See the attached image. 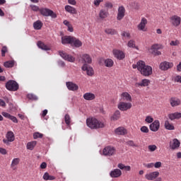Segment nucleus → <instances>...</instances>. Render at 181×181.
<instances>
[{"label": "nucleus", "mask_w": 181, "mask_h": 181, "mask_svg": "<svg viewBox=\"0 0 181 181\" xmlns=\"http://www.w3.org/2000/svg\"><path fill=\"white\" fill-rule=\"evenodd\" d=\"M132 67L137 69L145 77H149L152 74V66L146 65L144 61H139L136 64H133Z\"/></svg>", "instance_id": "1"}, {"label": "nucleus", "mask_w": 181, "mask_h": 181, "mask_svg": "<svg viewBox=\"0 0 181 181\" xmlns=\"http://www.w3.org/2000/svg\"><path fill=\"white\" fill-rule=\"evenodd\" d=\"M86 125L90 129H99V128H104V123L95 117H89L86 119Z\"/></svg>", "instance_id": "2"}, {"label": "nucleus", "mask_w": 181, "mask_h": 181, "mask_svg": "<svg viewBox=\"0 0 181 181\" xmlns=\"http://www.w3.org/2000/svg\"><path fill=\"white\" fill-rule=\"evenodd\" d=\"M6 88L8 91H18L19 90V84L16 81L10 80L6 83Z\"/></svg>", "instance_id": "3"}, {"label": "nucleus", "mask_w": 181, "mask_h": 181, "mask_svg": "<svg viewBox=\"0 0 181 181\" xmlns=\"http://www.w3.org/2000/svg\"><path fill=\"white\" fill-rule=\"evenodd\" d=\"M117 153V149L114 146H107L103 150V154L105 156H114Z\"/></svg>", "instance_id": "4"}, {"label": "nucleus", "mask_w": 181, "mask_h": 181, "mask_svg": "<svg viewBox=\"0 0 181 181\" xmlns=\"http://www.w3.org/2000/svg\"><path fill=\"white\" fill-rule=\"evenodd\" d=\"M40 13L42 16H51V18H53L54 19H56L57 18V15L54 13L53 11L47 8H40Z\"/></svg>", "instance_id": "5"}, {"label": "nucleus", "mask_w": 181, "mask_h": 181, "mask_svg": "<svg viewBox=\"0 0 181 181\" xmlns=\"http://www.w3.org/2000/svg\"><path fill=\"white\" fill-rule=\"evenodd\" d=\"M6 138L3 139L4 144L6 145H10L11 142H13L15 141V134H13V132L9 131L6 134Z\"/></svg>", "instance_id": "6"}, {"label": "nucleus", "mask_w": 181, "mask_h": 181, "mask_svg": "<svg viewBox=\"0 0 181 181\" xmlns=\"http://www.w3.org/2000/svg\"><path fill=\"white\" fill-rule=\"evenodd\" d=\"M146 25H148V20L143 17L141 22L137 25L138 30H141V32H147L148 28H146Z\"/></svg>", "instance_id": "7"}, {"label": "nucleus", "mask_w": 181, "mask_h": 181, "mask_svg": "<svg viewBox=\"0 0 181 181\" xmlns=\"http://www.w3.org/2000/svg\"><path fill=\"white\" fill-rule=\"evenodd\" d=\"M117 108H119L120 111H128V110H131V108H132V103L120 102L117 105Z\"/></svg>", "instance_id": "8"}, {"label": "nucleus", "mask_w": 181, "mask_h": 181, "mask_svg": "<svg viewBox=\"0 0 181 181\" xmlns=\"http://www.w3.org/2000/svg\"><path fill=\"white\" fill-rule=\"evenodd\" d=\"M170 22L173 26L177 28L181 23V18L179 16L173 15L170 18Z\"/></svg>", "instance_id": "9"}, {"label": "nucleus", "mask_w": 181, "mask_h": 181, "mask_svg": "<svg viewBox=\"0 0 181 181\" xmlns=\"http://www.w3.org/2000/svg\"><path fill=\"white\" fill-rule=\"evenodd\" d=\"M125 7H124V6H119L117 16V19L118 21H122V19H124L125 17Z\"/></svg>", "instance_id": "10"}, {"label": "nucleus", "mask_w": 181, "mask_h": 181, "mask_svg": "<svg viewBox=\"0 0 181 181\" xmlns=\"http://www.w3.org/2000/svg\"><path fill=\"white\" fill-rule=\"evenodd\" d=\"M149 128L153 132H158L160 128V122L159 120H155L149 125Z\"/></svg>", "instance_id": "11"}, {"label": "nucleus", "mask_w": 181, "mask_h": 181, "mask_svg": "<svg viewBox=\"0 0 181 181\" xmlns=\"http://www.w3.org/2000/svg\"><path fill=\"white\" fill-rule=\"evenodd\" d=\"M83 71H86V74L90 76H94V69L93 67L88 66L87 64H84L82 66Z\"/></svg>", "instance_id": "12"}, {"label": "nucleus", "mask_w": 181, "mask_h": 181, "mask_svg": "<svg viewBox=\"0 0 181 181\" xmlns=\"http://www.w3.org/2000/svg\"><path fill=\"white\" fill-rule=\"evenodd\" d=\"M172 67H173V62L165 61L163 62H161L160 64V69L163 71H166V70H169V69H172Z\"/></svg>", "instance_id": "13"}, {"label": "nucleus", "mask_w": 181, "mask_h": 181, "mask_svg": "<svg viewBox=\"0 0 181 181\" xmlns=\"http://www.w3.org/2000/svg\"><path fill=\"white\" fill-rule=\"evenodd\" d=\"M113 54L116 59H118V60H122L125 59V54L121 50L114 49Z\"/></svg>", "instance_id": "14"}, {"label": "nucleus", "mask_w": 181, "mask_h": 181, "mask_svg": "<svg viewBox=\"0 0 181 181\" xmlns=\"http://www.w3.org/2000/svg\"><path fill=\"white\" fill-rule=\"evenodd\" d=\"M158 176H159V172L154 171V172L146 174L145 177L147 180H155V179H156V177H158Z\"/></svg>", "instance_id": "15"}, {"label": "nucleus", "mask_w": 181, "mask_h": 181, "mask_svg": "<svg viewBox=\"0 0 181 181\" xmlns=\"http://www.w3.org/2000/svg\"><path fill=\"white\" fill-rule=\"evenodd\" d=\"M59 53L61 57H62V59H64V60H67V62H74V60H76V59L73 57V56L67 54L64 52L60 51Z\"/></svg>", "instance_id": "16"}, {"label": "nucleus", "mask_w": 181, "mask_h": 181, "mask_svg": "<svg viewBox=\"0 0 181 181\" xmlns=\"http://www.w3.org/2000/svg\"><path fill=\"white\" fill-rule=\"evenodd\" d=\"M122 175V171H121V170H120L119 169H118V168H116V169L112 170V171L110 173V177L117 178V177H120Z\"/></svg>", "instance_id": "17"}, {"label": "nucleus", "mask_w": 181, "mask_h": 181, "mask_svg": "<svg viewBox=\"0 0 181 181\" xmlns=\"http://www.w3.org/2000/svg\"><path fill=\"white\" fill-rule=\"evenodd\" d=\"M66 86L70 91H77L78 86L73 82H66Z\"/></svg>", "instance_id": "18"}, {"label": "nucleus", "mask_w": 181, "mask_h": 181, "mask_svg": "<svg viewBox=\"0 0 181 181\" xmlns=\"http://www.w3.org/2000/svg\"><path fill=\"white\" fill-rule=\"evenodd\" d=\"M180 146V141L177 139H174L170 142V148L173 150L177 149Z\"/></svg>", "instance_id": "19"}, {"label": "nucleus", "mask_w": 181, "mask_h": 181, "mask_svg": "<svg viewBox=\"0 0 181 181\" xmlns=\"http://www.w3.org/2000/svg\"><path fill=\"white\" fill-rule=\"evenodd\" d=\"M1 115H3V117H4L5 118H8V119H11L13 122H14L15 124H18V119L13 116L11 115V114L6 112H3L1 113Z\"/></svg>", "instance_id": "20"}, {"label": "nucleus", "mask_w": 181, "mask_h": 181, "mask_svg": "<svg viewBox=\"0 0 181 181\" xmlns=\"http://www.w3.org/2000/svg\"><path fill=\"white\" fill-rule=\"evenodd\" d=\"M170 104L171 107H177L178 105H180L181 100L177 98H171L170 99Z\"/></svg>", "instance_id": "21"}, {"label": "nucleus", "mask_w": 181, "mask_h": 181, "mask_svg": "<svg viewBox=\"0 0 181 181\" xmlns=\"http://www.w3.org/2000/svg\"><path fill=\"white\" fill-rule=\"evenodd\" d=\"M64 9L66 12H68V13H71V15H76L77 13V10L76 8L70 5L65 6Z\"/></svg>", "instance_id": "22"}, {"label": "nucleus", "mask_w": 181, "mask_h": 181, "mask_svg": "<svg viewBox=\"0 0 181 181\" xmlns=\"http://www.w3.org/2000/svg\"><path fill=\"white\" fill-rule=\"evenodd\" d=\"M73 36H64L62 37V45H71Z\"/></svg>", "instance_id": "23"}, {"label": "nucleus", "mask_w": 181, "mask_h": 181, "mask_svg": "<svg viewBox=\"0 0 181 181\" xmlns=\"http://www.w3.org/2000/svg\"><path fill=\"white\" fill-rule=\"evenodd\" d=\"M168 118L170 121H174V119H180L181 118V113L176 112L174 113H171L168 115Z\"/></svg>", "instance_id": "24"}, {"label": "nucleus", "mask_w": 181, "mask_h": 181, "mask_svg": "<svg viewBox=\"0 0 181 181\" xmlns=\"http://www.w3.org/2000/svg\"><path fill=\"white\" fill-rule=\"evenodd\" d=\"M81 57L83 62H84V63H88V64H91L93 62V59H91V57L88 54H83Z\"/></svg>", "instance_id": "25"}, {"label": "nucleus", "mask_w": 181, "mask_h": 181, "mask_svg": "<svg viewBox=\"0 0 181 181\" xmlns=\"http://www.w3.org/2000/svg\"><path fill=\"white\" fill-rule=\"evenodd\" d=\"M71 45L74 46V47H81V46H83V42H81L80 40L73 37Z\"/></svg>", "instance_id": "26"}, {"label": "nucleus", "mask_w": 181, "mask_h": 181, "mask_svg": "<svg viewBox=\"0 0 181 181\" xmlns=\"http://www.w3.org/2000/svg\"><path fill=\"white\" fill-rule=\"evenodd\" d=\"M149 83H151L149 79H143L141 82L136 83V87H148Z\"/></svg>", "instance_id": "27"}, {"label": "nucleus", "mask_w": 181, "mask_h": 181, "mask_svg": "<svg viewBox=\"0 0 181 181\" xmlns=\"http://www.w3.org/2000/svg\"><path fill=\"white\" fill-rule=\"evenodd\" d=\"M108 15H110L108 9H101L99 12V18H100V19H105V18L108 17Z\"/></svg>", "instance_id": "28"}, {"label": "nucleus", "mask_w": 181, "mask_h": 181, "mask_svg": "<svg viewBox=\"0 0 181 181\" xmlns=\"http://www.w3.org/2000/svg\"><path fill=\"white\" fill-rule=\"evenodd\" d=\"M83 98L87 101H92V100L95 99V95L91 93H86L83 95Z\"/></svg>", "instance_id": "29"}, {"label": "nucleus", "mask_w": 181, "mask_h": 181, "mask_svg": "<svg viewBox=\"0 0 181 181\" xmlns=\"http://www.w3.org/2000/svg\"><path fill=\"white\" fill-rule=\"evenodd\" d=\"M19 162H21V159L19 158H13L11 164V168L13 169V170H16V166H18Z\"/></svg>", "instance_id": "30"}, {"label": "nucleus", "mask_w": 181, "mask_h": 181, "mask_svg": "<svg viewBox=\"0 0 181 181\" xmlns=\"http://www.w3.org/2000/svg\"><path fill=\"white\" fill-rule=\"evenodd\" d=\"M115 133L117 134V135H127V129L124 127H118L115 129Z\"/></svg>", "instance_id": "31"}, {"label": "nucleus", "mask_w": 181, "mask_h": 181, "mask_svg": "<svg viewBox=\"0 0 181 181\" xmlns=\"http://www.w3.org/2000/svg\"><path fill=\"white\" fill-rule=\"evenodd\" d=\"M121 97L124 101H132V97L127 92L122 93Z\"/></svg>", "instance_id": "32"}, {"label": "nucleus", "mask_w": 181, "mask_h": 181, "mask_svg": "<svg viewBox=\"0 0 181 181\" xmlns=\"http://www.w3.org/2000/svg\"><path fill=\"white\" fill-rule=\"evenodd\" d=\"M164 127L165 129H168V131H173L175 129V126L173 124L170 123L169 120L165 122Z\"/></svg>", "instance_id": "33"}, {"label": "nucleus", "mask_w": 181, "mask_h": 181, "mask_svg": "<svg viewBox=\"0 0 181 181\" xmlns=\"http://www.w3.org/2000/svg\"><path fill=\"white\" fill-rule=\"evenodd\" d=\"M37 45L40 49H42V50H50V48L42 41H38Z\"/></svg>", "instance_id": "34"}, {"label": "nucleus", "mask_w": 181, "mask_h": 181, "mask_svg": "<svg viewBox=\"0 0 181 181\" xmlns=\"http://www.w3.org/2000/svg\"><path fill=\"white\" fill-rule=\"evenodd\" d=\"M42 26H43V23L40 21H37L33 23V28L36 30H40V29H42Z\"/></svg>", "instance_id": "35"}, {"label": "nucleus", "mask_w": 181, "mask_h": 181, "mask_svg": "<svg viewBox=\"0 0 181 181\" xmlns=\"http://www.w3.org/2000/svg\"><path fill=\"white\" fill-rule=\"evenodd\" d=\"M121 118V112L119 110H116L111 117L112 121H117Z\"/></svg>", "instance_id": "36"}, {"label": "nucleus", "mask_w": 181, "mask_h": 181, "mask_svg": "<svg viewBox=\"0 0 181 181\" xmlns=\"http://www.w3.org/2000/svg\"><path fill=\"white\" fill-rule=\"evenodd\" d=\"M36 141L28 142L27 144V149H29L30 151H33L35 146H36Z\"/></svg>", "instance_id": "37"}, {"label": "nucleus", "mask_w": 181, "mask_h": 181, "mask_svg": "<svg viewBox=\"0 0 181 181\" xmlns=\"http://www.w3.org/2000/svg\"><path fill=\"white\" fill-rule=\"evenodd\" d=\"M44 180H54L56 177L49 175V173H45L43 175Z\"/></svg>", "instance_id": "38"}, {"label": "nucleus", "mask_w": 181, "mask_h": 181, "mask_svg": "<svg viewBox=\"0 0 181 181\" xmlns=\"http://www.w3.org/2000/svg\"><path fill=\"white\" fill-rule=\"evenodd\" d=\"M105 66L106 67H112L114 66V61L111 59H107L105 60Z\"/></svg>", "instance_id": "39"}, {"label": "nucleus", "mask_w": 181, "mask_h": 181, "mask_svg": "<svg viewBox=\"0 0 181 181\" xmlns=\"http://www.w3.org/2000/svg\"><path fill=\"white\" fill-rule=\"evenodd\" d=\"M162 49H163V46H162V45L155 44L151 46V50H153V52L160 50Z\"/></svg>", "instance_id": "40"}, {"label": "nucleus", "mask_w": 181, "mask_h": 181, "mask_svg": "<svg viewBox=\"0 0 181 181\" xmlns=\"http://www.w3.org/2000/svg\"><path fill=\"white\" fill-rule=\"evenodd\" d=\"M105 32L107 33V35H117V30L112 28H106Z\"/></svg>", "instance_id": "41"}, {"label": "nucleus", "mask_w": 181, "mask_h": 181, "mask_svg": "<svg viewBox=\"0 0 181 181\" xmlns=\"http://www.w3.org/2000/svg\"><path fill=\"white\" fill-rule=\"evenodd\" d=\"M128 47H132V49H137L138 47L135 46V40H130L128 43H127Z\"/></svg>", "instance_id": "42"}, {"label": "nucleus", "mask_w": 181, "mask_h": 181, "mask_svg": "<svg viewBox=\"0 0 181 181\" xmlns=\"http://www.w3.org/2000/svg\"><path fill=\"white\" fill-rule=\"evenodd\" d=\"M4 67H7V68L13 67V66H15V62L7 61V62H4Z\"/></svg>", "instance_id": "43"}, {"label": "nucleus", "mask_w": 181, "mask_h": 181, "mask_svg": "<svg viewBox=\"0 0 181 181\" xmlns=\"http://www.w3.org/2000/svg\"><path fill=\"white\" fill-rule=\"evenodd\" d=\"M64 121L65 124H66L68 126L70 125V123L71 122V118L69 114L65 115Z\"/></svg>", "instance_id": "44"}, {"label": "nucleus", "mask_w": 181, "mask_h": 181, "mask_svg": "<svg viewBox=\"0 0 181 181\" xmlns=\"http://www.w3.org/2000/svg\"><path fill=\"white\" fill-rule=\"evenodd\" d=\"M180 45V41L179 40H172L170 42V46H179Z\"/></svg>", "instance_id": "45"}, {"label": "nucleus", "mask_w": 181, "mask_h": 181, "mask_svg": "<svg viewBox=\"0 0 181 181\" xmlns=\"http://www.w3.org/2000/svg\"><path fill=\"white\" fill-rule=\"evenodd\" d=\"M127 145H129V146L138 148V145L136 144L135 142H134V141H132V140H129V141H127Z\"/></svg>", "instance_id": "46"}, {"label": "nucleus", "mask_w": 181, "mask_h": 181, "mask_svg": "<svg viewBox=\"0 0 181 181\" xmlns=\"http://www.w3.org/2000/svg\"><path fill=\"white\" fill-rule=\"evenodd\" d=\"M145 121L147 124H152L153 122V117L152 116H146Z\"/></svg>", "instance_id": "47"}, {"label": "nucleus", "mask_w": 181, "mask_h": 181, "mask_svg": "<svg viewBox=\"0 0 181 181\" xmlns=\"http://www.w3.org/2000/svg\"><path fill=\"white\" fill-rule=\"evenodd\" d=\"M105 6L107 8V9H112L114 5L110 1H106L105 3Z\"/></svg>", "instance_id": "48"}, {"label": "nucleus", "mask_w": 181, "mask_h": 181, "mask_svg": "<svg viewBox=\"0 0 181 181\" xmlns=\"http://www.w3.org/2000/svg\"><path fill=\"white\" fill-rule=\"evenodd\" d=\"M140 131L144 132V134H148V132H149V129L146 126H143L141 127Z\"/></svg>", "instance_id": "49"}, {"label": "nucleus", "mask_w": 181, "mask_h": 181, "mask_svg": "<svg viewBox=\"0 0 181 181\" xmlns=\"http://www.w3.org/2000/svg\"><path fill=\"white\" fill-rule=\"evenodd\" d=\"M34 139H37V138H43V134L39 132H35L33 134Z\"/></svg>", "instance_id": "50"}, {"label": "nucleus", "mask_w": 181, "mask_h": 181, "mask_svg": "<svg viewBox=\"0 0 181 181\" xmlns=\"http://www.w3.org/2000/svg\"><path fill=\"white\" fill-rule=\"evenodd\" d=\"M8 52V47L6 46L3 47L1 49V56L2 57H5V54Z\"/></svg>", "instance_id": "51"}, {"label": "nucleus", "mask_w": 181, "mask_h": 181, "mask_svg": "<svg viewBox=\"0 0 181 181\" xmlns=\"http://www.w3.org/2000/svg\"><path fill=\"white\" fill-rule=\"evenodd\" d=\"M148 148L150 152H155V150L158 149V147L156 146V145H149Z\"/></svg>", "instance_id": "52"}, {"label": "nucleus", "mask_w": 181, "mask_h": 181, "mask_svg": "<svg viewBox=\"0 0 181 181\" xmlns=\"http://www.w3.org/2000/svg\"><path fill=\"white\" fill-rule=\"evenodd\" d=\"M101 2H104V0H94L93 1V5L96 6V8H98L100 6V4Z\"/></svg>", "instance_id": "53"}, {"label": "nucleus", "mask_w": 181, "mask_h": 181, "mask_svg": "<svg viewBox=\"0 0 181 181\" xmlns=\"http://www.w3.org/2000/svg\"><path fill=\"white\" fill-rule=\"evenodd\" d=\"M122 36H123V37H127L128 39H131V34L129 32H122Z\"/></svg>", "instance_id": "54"}, {"label": "nucleus", "mask_w": 181, "mask_h": 181, "mask_svg": "<svg viewBox=\"0 0 181 181\" xmlns=\"http://www.w3.org/2000/svg\"><path fill=\"white\" fill-rule=\"evenodd\" d=\"M27 98L29 99V100H34L35 101H36V100H37V97L33 94H28L27 95Z\"/></svg>", "instance_id": "55"}, {"label": "nucleus", "mask_w": 181, "mask_h": 181, "mask_svg": "<svg viewBox=\"0 0 181 181\" xmlns=\"http://www.w3.org/2000/svg\"><path fill=\"white\" fill-rule=\"evenodd\" d=\"M30 8H31L32 11H34V12H37V11H39V12H40V8H39V6H37L31 5Z\"/></svg>", "instance_id": "56"}, {"label": "nucleus", "mask_w": 181, "mask_h": 181, "mask_svg": "<svg viewBox=\"0 0 181 181\" xmlns=\"http://www.w3.org/2000/svg\"><path fill=\"white\" fill-rule=\"evenodd\" d=\"M161 166H162V163L160 161H158L154 163V168H156V169H159V168H161Z\"/></svg>", "instance_id": "57"}, {"label": "nucleus", "mask_w": 181, "mask_h": 181, "mask_svg": "<svg viewBox=\"0 0 181 181\" xmlns=\"http://www.w3.org/2000/svg\"><path fill=\"white\" fill-rule=\"evenodd\" d=\"M144 166H145V168H147L148 169H151V168H153L154 163H150L144 164Z\"/></svg>", "instance_id": "58"}, {"label": "nucleus", "mask_w": 181, "mask_h": 181, "mask_svg": "<svg viewBox=\"0 0 181 181\" xmlns=\"http://www.w3.org/2000/svg\"><path fill=\"white\" fill-rule=\"evenodd\" d=\"M67 1L69 5H73V6L77 5V1L76 0H67Z\"/></svg>", "instance_id": "59"}, {"label": "nucleus", "mask_w": 181, "mask_h": 181, "mask_svg": "<svg viewBox=\"0 0 181 181\" xmlns=\"http://www.w3.org/2000/svg\"><path fill=\"white\" fill-rule=\"evenodd\" d=\"M174 81H175V83H181V76L179 75L175 76L174 78Z\"/></svg>", "instance_id": "60"}, {"label": "nucleus", "mask_w": 181, "mask_h": 181, "mask_svg": "<svg viewBox=\"0 0 181 181\" xmlns=\"http://www.w3.org/2000/svg\"><path fill=\"white\" fill-rule=\"evenodd\" d=\"M0 153H1V155H6V153H8V151H6V149L4 148H0Z\"/></svg>", "instance_id": "61"}, {"label": "nucleus", "mask_w": 181, "mask_h": 181, "mask_svg": "<svg viewBox=\"0 0 181 181\" xmlns=\"http://www.w3.org/2000/svg\"><path fill=\"white\" fill-rule=\"evenodd\" d=\"M117 168H119V169H121L122 170H124V169L125 168V165H124L122 163H119L117 165Z\"/></svg>", "instance_id": "62"}, {"label": "nucleus", "mask_w": 181, "mask_h": 181, "mask_svg": "<svg viewBox=\"0 0 181 181\" xmlns=\"http://www.w3.org/2000/svg\"><path fill=\"white\" fill-rule=\"evenodd\" d=\"M0 107H6V103L2 99H0Z\"/></svg>", "instance_id": "63"}, {"label": "nucleus", "mask_w": 181, "mask_h": 181, "mask_svg": "<svg viewBox=\"0 0 181 181\" xmlns=\"http://www.w3.org/2000/svg\"><path fill=\"white\" fill-rule=\"evenodd\" d=\"M41 169H46L47 168V164L45 162L42 163L40 165Z\"/></svg>", "instance_id": "64"}]
</instances>
